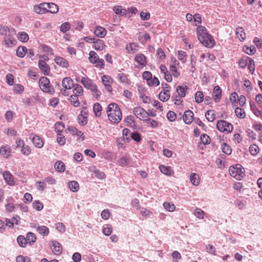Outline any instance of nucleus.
Wrapping results in <instances>:
<instances>
[{
  "instance_id": "nucleus-1",
  "label": "nucleus",
  "mask_w": 262,
  "mask_h": 262,
  "mask_svg": "<svg viewBox=\"0 0 262 262\" xmlns=\"http://www.w3.org/2000/svg\"><path fill=\"white\" fill-rule=\"evenodd\" d=\"M196 35L198 40L205 47L211 48L215 45V40L205 27L198 26L196 28Z\"/></svg>"
},
{
  "instance_id": "nucleus-2",
  "label": "nucleus",
  "mask_w": 262,
  "mask_h": 262,
  "mask_svg": "<svg viewBox=\"0 0 262 262\" xmlns=\"http://www.w3.org/2000/svg\"><path fill=\"white\" fill-rule=\"evenodd\" d=\"M109 120L114 123H118L122 119V112L118 105L115 103H110L106 110Z\"/></svg>"
},
{
  "instance_id": "nucleus-3",
  "label": "nucleus",
  "mask_w": 262,
  "mask_h": 262,
  "mask_svg": "<svg viewBox=\"0 0 262 262\" xmlns=\"http://www.w3.org/2000/svg\"><path fill=\"white\" fill-rule=\"evenodd\" d=\"M229 172L232 177L237 180H241L245 176V169L240 164L230 167Z\"/></svg>"
},
{
  "instance_id": "nucleus-4",
  "label": "nucleus",
  "mask_w": 262,
  "mask_h": 262,
  "mask_svg": "<svg viewBox=\"0 0 262 262\" xmlns=\"http://www.w3.org/2000/svg\"><path fill=\"white\" fill-rule=\"evenodd\" d=\"M39 85L40 89L44 92L53 94L55 90L52 85H50L49 79L45 76L41 77L39 80Z\"/></svg>"
},
{
  "instance_id": "nucleus-5",
  "label": "nucleus",
  "mask_w": 262,
  "mask_h": 262,
  "mask_svg": "<svg viewBox=\"0 0 262 262\" xmlns=\"http://www.w3.org/2000/svg\"><path fill=\"white\" fill-rule=\"evenodd\" d=\"M179 65V62L175 57H171V61L169 64V69L172 78V77L174 78H178L180 77L181 73L178 70Z\"/></svg>"
},
{
  "instance_id": "nucleus-6",
  "label": "nucleus",
  "mask_w": 262,
  "mask_h": 262,
  "mask_svg": "<svg viewBox=\"0 0 262 262\" xmlns=\"http://www.w3.org/2000/svg\"><path fill=\"white\" fill-rule=\"evenodd\" d=\"M89 60L92 64H95V67L103 69L104 67V61L103 59L99 58L97 54L94 51H91L89 53Z\"/></svg>"
},
{
  "instance_id": "nucleus-7",
  "label": "nucleus",
  "mask_w": 262,
  "mask_h": 262,
  "mask_svg": "<svg viewBox=\"0 0 262 262\" xmlns=\"http://www.w3.org/2000/svg\"><path fill=\"white\" fill-rule=\"evenodd\" d=\"M216 128L222 133H231L233 126L230 123L223 120H219L216 123Z\"/></svg>"
},
{
  "instance_id": "nucleus-8",
  "label": "nucleus",
  "mask_w": 262,
  "mask_h": 262,
  "mask_svg": "<svg viewBox=\"0 0 262 262\" xmlns=\"http://www.w3.org/2000/svg\"><path fill=\"white\" fill-rule=\"evenodd\" d=\"M162 91L159 94V99L163 102L168 101L170 96V86L166 83H162Z\"/></svg>"
},
{
  "instance_id": "nucleus-9",
  "label": "nucleus",
  "mask_w": 262,
  "mask_h": 262,
  "mask_svg": "<svg viewBox=\"0 0 262 262\" xmlns=\"http://www.w3.org/2000/svg\"><path fill=\"white\" fill-rule=\"evenodd\" d=\"M128 77V76L126 74L122 72L120 70H119L118 71L116 78L120 83H122L123 85L127 86L131 83V81Z\"/></svg>"
},
{
  "instance_id": "nucleus-10",
  "label": "nucleus",
  "mask_w": 262,
  "mask_h": 262,
  "mask_svg": "<svg viewBox=\"0 0 262 262\" xmlns=\"http://www.w3.org/2000/svg\"><path fill=\"white\" fill-rule=\"evenodd\" d=\"M33 11L37 14L47 13V3H42L39 5H35L33 6Z\"/></svg>"
},
{
  "instance_id": "nucleus-11",
  "label": "nucleus",
  "mask_w": 262,
  "mask_h": 262,
  "mask_svg": "<svg viewBox=\"0 0 262 262\" xmlns=\"http://www.w3.org/2000/svg\"><path fill=\"white\" fill-rule=\"evenodd\" d=\"M133 113L140 120L146 118L148 115V113L144 108L139 106L134 108Z\"/></svg>"
},
{
  "instance_id": "nucleus-12",
  "label": "nucleus",
  "mask_w": 262,
  "mask_h": 262,
  "mask_svg": "<svg viewBox=\"0 0 262 262\" xmlns=\"http://www.w3.org/2000/svg\"><path fill=\"white\" fill-rule=\"evenodd\" d=\"M31 136L32 142L35 147L41 148L43 146L44 141L40 136L37 135H31Z\"/></svg>"
},
{
  "instance_id": "nucleus-13",
  "label": "nucleus",
  "mask_w": 262,
  "mask_h": 262,
  "mask_svg": "<svg viewBox=\"0 0 262 262\" xmlns=\"http://www.w3.org/2000/svg\"><path fill=\"white\" fill-rule=\"evenodd\" d=\"M38 67L43 75H49L50 73V68L45 60L40 59L38 61Z\"/></svg>"
},
{
  "instance_id": "nucleus-14",
  "label": "nucleus",
  "mask_w": 262,
  "mask_h": 262,
  "mask_svg": "<svg viewBox=\"0 0 262 262\" xmlns=\"http://www.w3.org/2000/svg\"><path fill=\"white\" fill-rule=\"evenodd\" d=\"M140 46L137 42H130L126 45L125 49L128 54H134L139 50Z\"/></svg>"
},
{
  "instance_id": "nucleus-15",
  "label": "nucleus",
  "mask_w": 262,
  "mask_h": 262,
  "mask_svg": "<svg viewBox=\"0 0 262 262\" xmlns=\"http://www.w3.org/2000/svg\"><path fill=\"white\" fill-rule=\"evenodd\" d=\"M102 81L107 90L110 92H112V87L111 84L113 82V79L108 76L103 75L102 77Z\"/></svg>"
},
{
  "instance_id": "nucleus-16",
  "label": "nucleus",
  "mask_w": 262,
  "mask_h": 262,
  "mask_svg": "<svg viewBox=\"0 0 262 262\" xmlns=\"http://www.w3.org/2000/svg\"><path fill=\"white\" fill-rule=\"evenodd\" d=\"M212 97L215 102H218L220 101L222 97V90L219 85H216L214 87Z\"/></svg>"
},
{
  "instance_id": "nucleus-17",
  "label": "nucleus",
  "mask_w": 262,
  "mask_h": 262,
  "mask_svg": "<svg viewBox=\"0 0 262 262\" xmlns=\"http://www.w3.org/2000/svg\"><path fill=\"white\" fill-rule=\"evenodd\" d=\"M134 60L140 66L144 67L147 64L146 57L143 54L141 53L136 54Z\"/></svg>"
},
{
  "instance_id": "nucleus-18",
  "label": "nucleus",
  "mask_w": 262,
  "mask_h": 262,
  "mask_svg": "<svg viewBox=\"0 0 262 262\" xmlns=\"http://www.w3.org/2000/svg\"><path fill=\"white\" fill-rule=\"evenodd\" d=\"M193 113L190 110L186 111L183 116V119L187 124H190L193 120Z\"/></svg>"
},
{
  "instance_id": "nucleus-19",
  "label": "nucleus",
  "mask_w": 262,
  "mask_h": 262,
  "mask_svg": "<svg viewBox=\"0 0 262 262\" xmlns=\"http://www.w3.org/2000/svg\"><path fill=\"white\" fill-rule=\"evenodd\" d=\"M94 33L98 37L103 38L106 36L107 31L104 27L100 26H97L94 29Z\"/></svg>"
},
{
  "instance_id": "nucleus-20",
  "label": "nucleus",
  "mask_w": 262,
  "mask_h": 262,
  "mask_svg": "<svg viewBox=\"0 0 262 262\" xmlns=\"http://www.w3.org/2000/svg\"><path fill=\"white\" fill-rule=\"evenodd\" d=\"M52 243L51 249L53 252L57 255L61 254L62 253V247L60 244L55 241H52Z\"/></svg>"
},
{
  "instance_id": "nucleus-21",
  "label": "nucleus",
  "mask_w": 262,
  "mask_h": 262,
  "mask_svg": "<svg viewBox=\"0 0 262 262\" xmlns=\"http://www.w3.org/2000/svg\"><path fill=\"white\" fill-rule=\"evenodd\" d=\"M3 176L6 182L10 186L14 185L15 182L14 181L13 176L9 171H5L3 173Z\"/></svg>"
},
{
  "instance_id": "nucleus-22",
  "label": "nucleus",
  "mask_w": 262,
  "mask_h": 262,
  "mask_svg": "<svg viewBox=\"0 0 262 262\" xmlns=\"http://www.w3.org/2000/svg\"><path fill=\"white\" fill-rule=\"evenodd\" d=\"M81 82L86 89L90 90L95 88V84L93 83L91 79L88 77H82L81 79Z\"/></svg>"
},
{
  "instance_id": "nucleus-23",
  "label": "nucleus",
  "mask_w": 262,
  "mask_h": 262,
  "mask_svg": "<svg viewBox=\"0 0 262 262\" xmlns=\"http://www.w3.org/2000/svg\"><path fill=\"white\" fill-rule=\"evenodd\" d=\"M74 85L73 80L70 77H65L62 81V86L63 88L71 90Z\"/></svg>"
},
{
  "instance_id": "nucleus-24",
  "label": "nucleus",
  "mask_w": 262,
  "mask_h": 262,
  "mask_svg": "<svg viewBox=\"0 0 262 262\" xmlns=\"http://www.w3.org/2000/svg\"><path fill=\"white\" fill-rule=\"evenodd\" d=\"M138 40L142 44H145L147 41L150 40V36L148 33H145L144 34L142 32L137 34Z\"/></svg>"
},
{
  "instance_id": "nucleus-25",
  "label": "nucleus",
  "mask_w": 262,
  "mask_h": 262,
  "mask_svg": "<svg viewBox=\"0 0 262 262\" xmlns=\"http://www.w3.org/2000/svg\"><path fill=\"white\" fill-rule=\"evenodd\" d=\"M159 169L161 172L167 176H170L174 174V171L172 170L171 167L170 166H166L163 165H161L159 166Z\"/></svg>"
},
{
  "instance_id": "nucleus-26",
  "label": "nucleus",
  "mask_w": 262,
  "mask_h": 262,
  "mask_svg": "<svg viewBox=\"0 0 262 262\" xmlns=\"http://www.w3.org/2000/svg\"><path fill=\"white\" fill-rule=\"evenodd\" d=\"M54 61L57 64L63 68H67L69 67L68 61L62 57H56L54 59Z\"/></svg>"
},
{
  "instance_id": "nucleus-27",
  "label": "nucleus",
  "mask_w": 262,
  "mask_h": 262,
  "mask_svg": "<svg viewBox=\"0 0 262 262\" xmlns=\"http://www.w3.org/2000/svg\"><path fill=\"white\" fill-rule=\"evenodd\" d=\"M73 88V95H75L78 97H81L83 96L84 90L80 85L78 84H75Z\"/></svg>"
},
{
  "instance_id": "nucleus-28",
  "label": "nucleus",
  "mask_w": 262,
  "mask_h": 262,
  "mask_svg": "<svg viewBox=\"0 0 262 262\" xmlns=\"http://www.w3.org/2000/svg\"><path fill=\"white\" fill-rule=\"evenodd\" d=\"M47 13L55 14L59 10L58 7L57 5L53 3H47Z\"/></svg>"
},
{
  "instance_id": "nucleus-29",
  "label": "nucleus",
  "mask_w": 262,
  "mask_h": 262,
  "mask_svg": "<svg viewBox=\"0 0 262 262\" xmlns=\"http://www.w3.org/2000/svg\"><path fill=\"white\" fill-rule=\"evenodd\" d=\"M236 35L237 37L241 41H244L246 38V33L242 27H238L236 29Z\"/></svg>"
},
{
  "instance_id": "nucleus-30",
  "label": "nucleus",
  "mask_w": 262,
  "mask_h": 262,
  "mask_svg": "<svg viewBox=\"0 0 262 262\" xmlns=\"http://www.w3.org/2000/svg\"><path fill=\"white\" fill-rule=\"evenodd\" d=\"M11 148L8 145H2L0 148V153L2 156L7 158L10 154Z\"/></svg>"
},
{
  "instance_id": "nucleus-31",
  "label": "nucleus",
  "mask_w": 262,
  "mask_h": 262,
  "mask_svg": "<svg viewBox=\"0 0 262 262\" xmlns=\"http://www.w3.org/2000/svg\"><path fill=\"white\" fill-rule=\"evenodd\" d=\"M5 44L8 47H11L13 46H15L16 42V40L10 35H6L5 36Z\"/></svg>"
},
{
  "instance_id": "nucleus-32",
  "label": "nucleus",
  "mask_w": 262,
  "mask_h": 262,
  "mask_svg": "<svg viewBox=\"0 0 262 262\" xmlns=\"http://www.w3.org/2000/svg\"><path fill=\"white\" fill-rule=\"evenodd\" d=\"M105 45L103 40L101 39H97L94 42V48L96 50L102 51L105 48Z\"/></svg>"
},
{
  "instance_id": "nucleus-33",
  "label": "nucleus",
  "mask_w": 262,
  "mask_h": 262,
  "mask_svg": "<svg viewBox=\"0 0 262 262\" xmlns=\"http://www.w3.org/2000/svg\"><path fill=\"white\" fill-rule=\"evenodd\" d=\"M205 117L209 122L213 121L216 117V113L214 110H209L205 113Z\"/></svg>"
},
{
  "instance_id": "nucleus-34",
  "label": "nucleus",
  "mask_w": 262,
  "mask_h": 262,
  "mask_svg": "<svg viewBox=\"0 0 262 262\" xmlns=\"http://www.w3.org/2000/svg\"><path fill=\"white\" fill-rule=\"evenodd\" d=\"M188 88L187 86H178L177 88V92L179 95L181 97H184L187 92Z\"/></svg>"
},
{
  "instance_id": "nucleus-35",
  "label": "nucleus",
  "mask_w": 262,
  "mask_h": 262,
  "mask_svg": "<svg viewBox=\"0 0 262 262\" xmlns=\"http://www.w3.org/2000/svg\"><path fill=\"white\" fill-rule=\"evenodd\" d=\"M113 11L117 14H120L121 16H125L127 14L126 9L123 8L121 6H117L114 7Z\"/></svg>"
},
{
  "instance_id": "nucleus-36",
  "label": "nucleus",
  "mask_w": 262,
  "mask_h": 262,
  "mask_svg": "<svg viewBox=\"0 0 262 262\" xmlns=\"http://www.w3.org/2000/svg\"><path fill=\"white\" fill-rule=\"evenodd\" d=\"M37 231L40 234L43 236H47L49 233V228L45 226H38L37 228Z\"/></svg>"
},
{
  "instance_id": "nucleus-37",
  "label": "nucleus",
  "mask_w": 262,
  "mask_h": 262,
  "mask_svg": "<svg viewBox=\"0 0 262 262\" xmlns=\"http://www.w3.org/2000/svg\"><path fill=\"white\" fill-rule=\"evenodd\" d=\"M177 56L178 59L182 63L186 62L187 58V55L185 51L182 50L178 51Z\"/></svg>"
},
{
  "instance_id": "nucleus-38",
  "label": "nucleus",
  "mask_w": 262,
  "mask_h": 262,
  "mask_svg": "<svg viewBox=\"0 0 262 262\" xmlns=\"http://www.w3.org/2000/svg\"><path fill=\"white\" fill-rule=\"evenodd\" d=\"M18 39L21 42H27L29 39L28 34L25 32H19L17 34Z\"/></svg>"
},
{
  "instance_id": "nucleus-39",
  "label": "nucleus",
  "mask_w": 262,
  "mask_h": 262,
  "mask_svg": "<svg viewBox=\"0 0 262 262\" xmlns=\"http://www.w3.org/2000/svg\"><path fill=\"white\" fill-rule=\"evenodd\" d=\"M190 179L191 183L195 185L198 186L200 184V178L199 176L195 173H192L190 176Z\"/></svg>"
},
{
  "instance_id": "nucleus-40",
  "label": "nucleus",
  "mask_w": 262,
  "mask_h": 262,
  "mask_svg": "<svg viewBox=\"0 0 262 262\" xmlns=\"http://www.w3.org/2000/svg\"><path fill=\"white\" fill-rule=\"evenodd\" d=\"M250 106L251 110L255 116L259 117L261 115V112L256 107L254 102L250 101Z\"/></svg>"
},
{
  "instance_id": "nucleus-41",
  "label": "nucleus",
  "mask_w": 262,
  "mask_h": 262,
  "mask_svg": "<svg viewBox=\"0 0 262 262\" xmlns=\"http://www.w3.org/2000/svg\"><path fill=\"white\" fill-rule=\"evenodd\" d=\"M93 110L96 117H100L101 115L102 106L98 103H96L93 106Z\"/></svg>"
},
{
  "instance_id": "nucleus-42",
  "label": "nucleus",
  "mask_w": 262,
  "mask_h": 262,
  "mask_svg": "<svg viewBox=\"0 0 262 262\" xmlns=\"http://www.w3.org/2000/svg\"><path fill=\"white\" fill-rule=\"evenodd\" d=\"M27 52V49L25 47H19L16 50V54L19 57H24Z\"/></svg>"
},
{
  "instance_id": "nucleus-43",
  "label": "nucleus",
  "mask_w": 262,
  "mask_h": 262,
  "mask_svg": "<svg viewBox=\"0 0 262 262\" xmlns=\"http://www.w3.org/2000/svg\"><path fill=\"white\" fill-rule=\"evenodd\" d=\"M71 104L75 107H78L80 105V102L79 100V97L75 95H72L70 98Z\"/></svg>"
},
{
  "instance_id": "nucleus-44",
  "label": "nucleus",
  "mask_w": 262,
  "mask_h": 262,
  "mask_svg": "<svg viewBox=\"0 0 262 262\" xmlns=\"http://www.w3.org/2000/svg\"><path fill=\"white\" fill-rule=\"evenodd\" d=\"M243 51L247 54L251 55L255 53L256 49L254 46H251L250 47L245 46L243 47Z\"/></svg>"
},
{
  "instance_id": "nucleus-45",
  "label": "nucleus",
  "mask_w": 262,
  "mask_h": 262,
  "mask_svg": "<svg viewBox=\"0 0 262 262\" xmlns=\"http://www.w3.org/2000/svg\"><path fill=\"white\" fill-rule=\"evenodd\" d=\"M17 241L21 247L25 248L27 246V239L23 235H19L17 238Z\"/></svg>"
},
{
  "instance_id": "nucleus-46",
  "label": "nucleus",
  "mask_w": 262,
  "mask_h": 262,
  "mask_svg": "<svg viewBox=\"0 0 262 262\" xmlns=\"http://www.w3.org/2000/svg\"><path fill=\"white\" fill-rule=\"evenodd\" d=\"M235 113L236 116L239 118H244L246 116L244 110L238 107L235 108Z\"/></svg>"
},
{
  "instance_id": "nucleus-47",
  "label": "nucleus",
  "mask_w": 262,
  "mask_h": 262,
  "mask_svg": "<svg viewBox=\"0 0 262 262\" xmlns=\"http://www.w3.org/2000/svg\"><path fill=\"white\" fill-rule=\"evenodd\" d=\"M69 187L70 189L73 192H76L79 190V184L75 181H71L69 183Z\"/></svg>"
},
{
  "instance_id": "nucleus-48",
  "label": "nucleus",
  "mask_w": 262,
  "mask_h": 262,
  "mask_svg": "<svg viewBox=\"0 0 262 262\" xmlns=\"http://www.w3.org/2000/svg\"><path fill=\"white\" fill-rule=\"evenodd\" d=\"M56 170L59 172H63L65 170L64 164L61 161H57L54 165Z\"/></svg>"
},
{
  "instance_id": "nucleus-49",
  "label": "nucleus",
  "mask_w": 262,
  "mask_h": 262,
  "mask_svg": "<svg viewBox=\"0 0 262 262\" xmlns=\"http://www.w3.org/2000/svg\"><path fill=\"white\" fill-rule=\"evenodd\" d=\"M125 122L128 126H134L135 125V118L132 115L127 116L125 119Z\"/></svg>"
},
{
  "instance_id": "nucleus-50",
  "label": "nucleus",
  "mask_w": 262,
  "mask_h": 262,
  "mask_svg": "<svg viewBox=\"0 0 262 262\" xmlns=\"http://www.w3.org/2000/svg\"><path fill=\"white\" fill-rule=\"evenodd\" d=\"M147 82L148 85L150 86H157L160 84L158 78L156 76H154L153 78L152 77L151 79H150V80H148Z\"/></svg>"
},
{
  "instance_id": "nucleus-51",
  "label": "nucleus",
  "mask_w": 262,
  "mask_h": 262,
  "mask_svg": "<svg viewBox=\"0 0 262 262\" xmlns=\"http://www.w3.org/2000/svg\"><path fill=\"white\" fill-rule=\"evenodd\" d=\"M156 56L158 59L162 61L164 60L166 58V54L161 48H158L157 49Z\"/></svg>"
},
{
  "instance_id": "nucleus-52",
  "label": "nucleus",
  "mask_w": 262,
  "mask_h": 262,
  "mask_svg": "<svg viewBox=\"0 0 262 262\" xmlns=\"http://www.w3.org/2000/svg\"><path fill=\"white\" fill-rule=\"evenodd\" d=\"M164 208L169 212L173 211L176 209V206L173 203L169 202H164L163 204Z\"/></svg>"
},
{
  "instance_id": "nucleus-53",
  "label": "nucleus",
  "mask_w": 262,
  "mask_h": 262,
  "mask_svg": "<svg viewBox=\"0 0 262 262\" xmlns=\"http://www.w3.org/2000/svg\"><path fill=\"white\" fill-rule=\"evenodd\" d=\"M26 238L27 239V242H29L31 244V243L35 242L36 236L35 234L30 232L27 234Z\"/></svg>"
},
{
  "instance_id": "nucleus-54",
  "label": "nucleus",
  "mask_w": 262,
  "mask_h": 262,
  "mask_svg": "<svg viewBox=\"0 0 262 262\" xmlns=\"http://www.w3.org/2000/svg\"><path fill=\"white\" fill-rule=\"evenodd\" d=\"M102 232L105 235H110L112 232V228L111 225L109 224H106L104 225L103 227Z\"/></svg>"
},
{
  "instance_id": "nucleus-55",
  "label": "nucleus",
  "mask_w": 262,
  "mask_h": 262,
  "mask_svg": "<svg viewBox=\"0 0 262 262\" xmlns=\"http://www.w3.org/2000/svg\"><path fill=\"white\" fill-rule=\"evenodd\" d=\"M204 100V95L202 92L198 91L195 94V101L198 103H200Z\"/></svg>"
},
{
  "instance_id": "nucleus-56",
  "label": "nucleus",
  "mask_w": 262,
  "mask_h": 262,
  "mask_svg": "<svg viewBox=\"0 0 262 262\" xmlns=\"http://www.w3.org/2000/svg\"><path fill=\"white\" fill-rule=\"evenodd\" d=\"M64 128V124L62 122H58L55 124V131L58 134L62 132Z\"/></svg>"
},
{
  "instance_id": "nucleus-57",
  "label": "nucleus",
  "mask_w": 262,
  "mask_h": 262,
  "mask_svg": "<svg viewBox=\"0 0 262 262\" xmlns=\"http://www.w3.org/2000/svg\"><path fill=\"white\" fill-rule=\"evenodd\" d=\"M221 148L222 151L227 155H229L231 154L232 150L230 146L228 145L226 143H223L222 144Z\"/></svg>"
},
{
  "instance_id": "nucleus-58",
  "label": "nucleus",
  "mask_w": 262,
  "mask_h": 262,
  "mask_svg": "<svg viewBox=\"0 0 262 262\" xmlns=\"http://www.w3.org/2000/svg\"><path fill=\"white\" fill-rule=\"evenodd\" d=\"M71 28V25L69 22H65L61 24L60 27V30L62 33H66Z\"/></svg>"
},
{
  "instance_id": "nucleus-59",
  "label": "nucleus",
  "mask_w": 262,
  "mask_h": 262,
  "mask_svg": "<svg viewBox=\"0 0 262 262\" xmlns=\"http://www.w3.org/2000/svg\"><path fill=\"white\" fill-rule=\"evenodd\" d=\"M205 213L201 209L196 208L194 211V215L200 219H203Z\"/></svg>"
},
{
  "instance_id": "nucleus-60",
  "label": "nucleus",
  "mask_w": 262,
  "mask_h": 262,
  "mask_svg": "<svg viewBox=\"0 0 262 262\" xmlns=\"http://www.w3.org/2000/svg\"><path fill=\"white\" fill-rule=\"evenodd\" d=\"M93 172L95 174V177L99 179L102 180L105 178V174L104 172L100 171L98 169L94 170Z\"/></svg>"
},
{
  "instance_id": "nucleus-61",
  "label": "nucleus",
  "mask_w": 262,
  "mask_h": 262,
  "mask_svg": "<svg viewBox=\"0 0 262 262\" xmlns=\"http://www.w3.org/2000/svg\"><path fill=\"white\" fill-rule=\"evenodd\" d=\"M259 150V147H258L257 145L255 144H253L251 145L249 147L250 152L252 155L253 156L257 155L258 153Z\"/></svg>"
},
{
  "instance_id": "nucleus-62",
  "label": "nucleus",
  "mask_w": 262,
  "mask_h": 262,
  "mask_svg": "<svg viewBox=\"0 0 262 262\" xmlns=\"http://www.w3.org/2000/svg\"><path fill=\"white\" fill-rule=\"evenodd\" d=\"M32 205L34 209L38 211L41 210L43 207V204L38 200H35Z\"/></svg>"
},
{
  "instance_id": "nucleus-63",
  "label": "nucleus",
  "mask_w": 262,
  "mask_h": 262,
  "mask_svg": "<svg viewBox=\"0 0 262 262\" xmlns=\"http://www.w3.org/2000/svg\"><path fill=\"white\" fill-rule=\"evenodd\" d=\"M14 116V113L11 111H8L5 114V119L8 122L12 121Z\"/></svg>"
},
{
  "instance_id": "nucleus-64",
  "label": "nucleus",
  "mask_w": 262,
  "mask_h": 262,
  "mask_svg": "<svg viewBox=\"0 0 262 262\" xmlns=\"http://www.w3.org/2000/svg\"><path fill=\"white\" fill-rule=\"evenodd\" d=\"M41 48L42 50L44 52L47 53L48 54H49V55H53L54 54L53 50L49 46H48L46 45H41Z\"/></svg>"
}]
</instances>
